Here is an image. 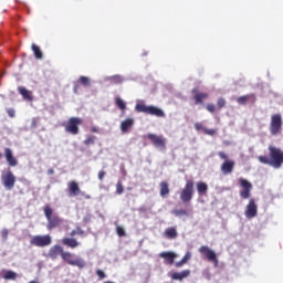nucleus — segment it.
Wrapping results in <instances>:
<instances>
[{
    "mask_svg": "<svg viewBox=\"0 0 283 283\" xmlns=\"http://www.w3.org/2000/svg\"><path fill=\"white\" fill-rule=\"evenodd\" d=\"M218 156L221 158V160H227L229 157L224 154V151H219Z\"/></svg>",
    "mask_w": 283,
    "mask_h": 283,
    "instance_id": "obj_48",
    "label": "nucleus"
},
{
    "mask_svg": "<svg viewBox=\"0 0 283 283\" xmlns=\"http://www.w3.org/2000/svg\"><path fill=\"white\" fill-rule=\"evenodd\" d=\"M105 176H107V172L105 170H99L97 174L98 180H104Z\"/></svg>",
    "mask_w": 283,
    "mask_h": 283,
    "instance_id": "obj_43",
    "label": "nucleus"
},
{
    "mask_svg": "<svg viewBox=\"0 0 283 283\" xmlns=\"http://www.w3.org/2000/svg\"><path fill=\"white\" fill-rule=\"evenodd\" d=\"M132 127H134V118L127 117L125 120L120 123L122 134H127V132H129Z\"/></svg>",
    "mask_w": 283,
    "mask_h": 283,
    "instance_id": "obj_20",
    "label": "nucleus"
},
{
    "mask_svg": "<svg viewBox=\"0 0 283 283\" xmlns=\"http://www.w3.org/2000/svg\"><path fill=\"white\" fill-rule=\"evenodd\" d=\"M62 260L63 262H66V264H70V266H77V269H85L87 264L85 260L81 258L74 259V253L66 251L62 254Z\"/></svg>",
    "mask_w": 283,
    "mask_h": 283,
    "instance_id": "obj_6",
    "label": "nucleus"
},
{
    "mask_svg": "<svg viewBox=\"0 0 283 283\" xmlns=\"http://www.w3.org/2000/svg\"><path fill=\"white\" fill-rule=\"evenodd\" d=\"M62 244L69 249H76L81 247V243L77 242L76 239L70 237L62 239Z\"/></svg>",
    "mask_w": 283,
    "mask_h": 283,
    "instance_id": "obj_21",
    "label": "nucleus"
},
{
    "mask_svg": "<svg viewBox=\"0 0 283 283\" xmlns=\"http://www.w3.org/2000/svg\"><path fill=\"white\" fill-rule=\"evenodd\" d=\"M96 143V136L94 135H86V138L83 142V145L90 147V145H94Z\"/></svg>",
    "mask_w": 283,
    "mask_h": 283,
    "instance_id": "obj_32",
    "label": "nucleus"
},
{
    "mask_svg": "<svg viewBox=\"0 0 283 283\" xmlns=\"http://www.w3.org/2000/svg\"><path fill=\"white\" fill-rule=\"evenodd\" d=\"M83 125V118L81 117H70L66 123L63 124V127L66 134H71L72 136L78 135L80 128L78 126Z\"/></svg>",
    "mask_w": 283,
    "mask_h": 283,
    "instance_id": "obj_4",
    "label": "nucleus"
},
{
    "mask_svg": "<svg viewBox=\"0 0 283 283\" xmlns=\"http://www.w3.org/2000/svg\"><path fill=\"white\" fill-rule=\"evenodd\" d=\"M206 109H207V112H210V114H213L216 112V105L207 104Z\"/></svg>",
    "mask_w": 283,
    "mask_h": 283,
    "instance_id": "obj_42",
    "label": "nucleus"
},
{
    "mask_svg": "<svg viewBox=\"0 0 283 283\" xmlns=\"http://www.w3.org/2000/svg\"><path fill=\"white\" fill-rule=\"evenodd\" d=\"M125 191V188L123 187V182L118 181L116 184V193L118 196L123 195V192Z\"/></svg>",
    "mask_w": 283,
    "mask_h": 283,
    "instance_id": "obj_39",
    "label": "nucleus"
},
{
    "mask_svg": "<svg viewBox=\"0 0 283 283\" xmlns=\"http://www.w3.org/2000/svg\"><path fill=\"white\" fill-rule=\"evenodd\" d=\"M96 275L99 280H105V272L103 270H96Z\"/></svg>",
    "mask_w": 283,
    "mask_h": 283,
    "instance_id": "obj_44",
    "label": "nucleus"
},
{
    "mask_svg": "<svg viewBox=\"0 0 283 283\" xmlns=\"http://www.w3.org/2000/svg\"><path fill=\"white\" fill-rule=\"evenodd\" d=\"M189 260H191V252H187L179 262L175 263V266L177 269H180V266H185V264H187V262H189Z\"/></svg>",
    "mask_w": 283,
    "mask_h": 283,
    "instance_id": "obj_29",
    "label": "nucleus"
},
{
    "mask_svg": "<svg viewBox=\"0 0 283 283\" xmlns=\"http://www.w3.org/2000/svg\"><path fill=\"white\" fill-rule=\"evenodd\" d=\"M43 211L48 220L46 229L49 231H52V229H56V227H61V224H63V220L61 219V217H59V214H53L54 210L52 209V207H50V205H46Z\"/></svg>",
    "mask_w": 283,
    "mask_h": 283,
    "instance_id": "obj_2",
    "label": "nucleus"
},
{
    "mask_svg": "<svg viewBox=\"0 0 283 283\" xmlns=\"http://www.w3.org/2000/svg\"><path fill=\"white\" fill-rule=\"evenodd\" d=\"M164 235L167 240H176V238H178V231L175 227H170L165 230Z\"/></svg>",
    "mask_w": 283,
    "mask_h": 283,
    "instance_id": "obj_24",
    "label": "nucleus"
},
{
    "mask_svg": "<svg viewBox=\"0 0 283 283\" xmlns=\"http://www.w3.org/2000/svg\"><path fill=\"white\" fill-rule=\"evenodd\" d=\"M3 158V153H0V159Z\"/></svg>",
    "mask_w": 283,
    "mask_h": 283,
    "instance_id": "obj_54",
    "label": "nucleus"
},
{
    "mask_svg": "<svg viewBox=\"0 0 283 283\" xmlns=\"http://www.w3.org/2000/svg\"><path fill=\"white\" fill-rule=\"evenodd\" d=\"M147 138L148 140H150L154 147H156V149H161V150L167 149V139H165V137L149 133L147 135Z\"/></svg>",
    "mask_w": 283,
    "mask_h": 283,
    "instance_id": "obj_10",
    "label": "nucleus"
},
{
    "mask_svg": "<svg viewBox=\"0 0 283 283\" xmlns=\"http://www.w3.org/2000/svg\"><path fill=\"white\" fill-rule=\"evenodd\" d=\"M268 149L270 151V158L268 156H259V163H261V165H269L270 167H274V169H280V167L283 165L282 149L275 146H269Z\"/></svg>",
    "mask_w": 283,
    "mask_h": 283,
    "instance_id": "obj_1",
    "label": "nucleus"
},
{
    "mask_svg": "<svg viewBox=\"0 0 283 283\" xmlns=\"http://www.w3.org/2000/svg\"><path fill=\"white\" fill-rule=\"evenodd\" d=\"M115 105L118 107V109H122V111L127 109V105L120 97H116Z\"/></svg>",
    "mask_w": 283,
    "mask_h": 283,
    "instance_id": "obj_35",
    "label": "nucleus"
},
{
    "mask_svg": "<svg viewBox=\"0 0 283 283\" xmlns=\"http://www.w3.org/2000/svg\"><path fill=\"white\" fill-rule=\"evenodd\" d=\"M91 132H92V134H98V132H101V129H98V127H96V126H93V127H91Z\"/></svg>",
    "mask_w": 283,
    "mask_h": 283,
    "instance_id": "obj_49",
    "label": "nucleus"
},
{
    "mask_svg": "<svg viewBox=\"0 0 283 283\" xmlns=\"http://www.w3.org/2000/svg\"><path fill=\"white\" fill-rule=\"evenodd\" d=\"M1 181L3 187L8 190L11 191V189H14V185L17 182V177L12 172V170H8L6 174L1 175Z\"/></svg>",
    "mask_w": 283,
    "mask_h": 283,
    "instance_id": "obj_9",
    "label": "nucleus"
},
{
    "mask_svg": "<svg viewBox=\"0 0 283 283\" xmlns=\"http://www.w3.org/2000/svg\"><path fill=\"white\" fill-rule=\"evenodd\" d=\"M64 253H65V250H63V247L55 244L50 249L49 256L51 258V260H56V258H59V255H61V258H63Z\"/></svg>",
    "mask_w": 283,
    "mask_h": 283,
    "instance_id": "obj_17",
    "label": "nucleus"
},
{
    "mask_svg": "<svg viewBox=\"0 0 283 283\" xmlns=\"http://www.w3.org/2000/svg\"><path fill=\"white\" fill-rule=\"evenodd\" d=\"M31 50H32L35 59H38V60L43 59V52L41 51V49L36 44H32Z\"/></svg>",
    "mask_w": 283,
    "mask_h": 283,
    "instance_id": "obj_30",
    "label": "nucleus"
},
{
    "mask_svg": "<svg viewBox=\"0 0 283 283\" xmlns=\"http://www.w3.org/2000/svg\"><path fill=\"white\" fill-rule=\"evenodd\" d=\"M70 235L71 238H74V235H77L76 228L71 231Z\"/></svg>",
    "mask_w": 283,
    "mask_h": 283,
    "instance_id": "obj_50",
    "label": "nucleus"
},
{
    "mask_svg": "<svg viewBox=\"0 0 283 283\" xmlns=\"http://www.w3.org/2000/svg\"><path fill=\"white\" fill-rule=\"evenodd\" d=\"M73 91H74L75 94H78V85H75Z\"/></svg>",
    "mask_w": 283,
    "mask_h": 283,
    "instance_id": "obj_51",
    "label": "nucleus"
},
{
    "mask_svg": "<svg viewBox=\"0 0 283 283\" xmlns=\"http://www.w3.org/2000/svg\"><path fill=\"white\" fill-rule=\"evenodd\" d=\"M195 129H197V132H203V134H206L207 136L216 135V129H208L205 126H202V124L200 123L195 124Z\"/></svg>",
    "mask_w": 283,
    "mask_h": 283,
    "instance_id": "obj_26",
    "label": "nucleus"
},
{
    "mask_svg": "<svg viewBox=\"0 0 283 283\" xmlns=\"http://www.w3.org/2000/svg\"><path fill=\"white\" fill-rule=\"evenodd\" d=\"M159 195L161 196V198H167V195L169 193V184L167 181H161L159 184Z\"/></svg>",
    "mask_w": 283,
    "mask_h": 283,
    "instance_id": "obj_28",
    "label": "nucleus"
},
{
    "mask_svg": "<svg viewBox=\"0 0 283 283\" xmlns=\"http://www.w3.org/2000/svg\"><path fill=\"white\" fill-rule=\"evenodd\" d=\"M197 191L199 196H207V191H209V186L205 181L197 182Z\"/></svg>",
    "mask_w": 283,
    "mask_h": 283,
    "instance_id": "obj_27",
    "label": "nucleus"
},
{
    "mask_svg": "<svg viewBox=\"0 0 283 283\" xmlns=\"http://www.w3.org/2000/svg\"><path fill=\"white\" fill-rule=\"evenodd\" d=\"M41 119L39 118V117H33L32 119H31V129H36V127H39V122H40Z\"/></svg>",
    "mask_w": 283,
    "mask_h": 283,
    "instance_id": "obj_40",
    "label": "nucleus"
},
{
    "mask_svg": "<svg viewBox=\"0 0 283 283\" xmlns=\"http://www.w3.org/2000/svg\"><path fill=\"white\" fill-rule=\"evenodd\" d=\"M270 134L271 136H280L282 134V115L274 114L270 119Z\"/></svg>",
    "mask_w": 283,
    "mask_h": 283,
    "instance_id": "obj_7",
    "label": "nucleus"
},
{
    "mask_svg": "<svg viewBox=\"0 0 283 283\" xmlns=\"http://www.w3.org/2000/svg\"><path fill=\"white\" fill-rule=\"evenodd\" d=\"M4 158L9 167H17V165H19V160H17L15 156L12 154V149L10 148H4Z\"/></svg>",
    "mask_w": 283,
    "mask_h": 283,
    "instance_id": "obj_16",
    "label": "nucleus"
},
{
    "mask_svg": "<svg viewBox=\"0 0 283 283\" xmlns=\"http://www.w3.org/2000/svg\"><path fill=\"white\" fill-rule=\"evenodd\" d=\"M111 85H120L123 83V76L120 75H113L108 78Z\"/></svg>",
    "mask_w": 283,
    "mask_h": 283,
    "instance_id": "obj_31",
    "label": "nucleus"
},
{
    "mask_svg": "<svg viewBox=\"0 0 283 283\" xmlns=\"http://www.w3.org/2000/svg\"><path fill=\"white\" fill-rule=\"evenodd\" d=\"M193 185V180L189 179L186 181L184 189L180 191L179 198L185 205L193 200V193H196Z\"/></svg>",
    "mask_w": 283,
    "mask_h": 283,
    "instance_id": "obj_5",
    "label": "nucleus"
},
{
    "mask_svg": "<svg viewBox=\"0 0 283 283\" xmlns=\"http://www.w3.org/2000/svg\"><path fill=\"white\" fill-rule=\"evenodd\" d=\"M8 234H9L8 229H3V230L1 231L2 240H3L4 242H6V240H8Z\"/></svg>",
    "mask_w": 283,
    "mask_h": 283,
    "instance_id": "obj_45",
    "label": "nucleus"
},
{
    "mask_svg": "<svg viewBox=\"0 0 283 283\" xmlns=\"http://www.w3.org/2000/svg\"><path fill=\"white\" fill-rule=\"evenodd\" d=\"M255 101H258V98L255 97V94L251 93V94H247L243 96H240L237 98V103L239 105H244L245 103H252V105L255 103Z\"/></svg>",
    "mask_w": 283,
    "mask_h": 283,
    "instance_id": "obj_18",
    "label": "nucleus"
},
{
    "mask_svg": "<svg viewBox=\"0 0 283 283\" xmlns=\"http://www.w3.org/2000/svg\"><path fill=\"white\" fill-rule=\"evenodd\" d=\"M188 275H191V271L189 270H184L181 272H174L170 274L171 280H177L179 282H182V280H185V277H187Z\"/></svg>",
    "mask_w": 283,
    "mask_h": 283,
    "instance_id": "obj_22",
    "label": "nucleus"
},
{
    "mask_svg": "<svg viewBox=\"0 0 283 283\" xmlns=\"http://www.w3.org/2000/svg\"><path fill=\"white\" fill-rule=\"evenodd\" d=\"M67 190L71 198L74 196H85V192L81 191V187H78V182L74 180L67 184Z\"/></svg>",
    "mask_w": 283,
    "mask_h": 283,
    "instance_id": "obj_15",
    "label": "nucleus"
},
{
    "mask_svg": "<svg viewBox=\"0 0 283 283\" xmlns=\"http://www.w3.org/2000/svg\"><path fill=\"white\" fill-rule=\"evenodd\" d=\"M159 258H164V260H166L165 263L171 265V264H174L177 255L174 252H161L159 254Z\"/></svg>",
    "mask_w": 283,
    "mask_h": 283,
    "instance_id": "obj_23",
    "label": "nucleus"
},
{
    "mask_svg": "<svg viewBox=\"0 0 283 283\" xmlns=\"http://www.w3.org/2000/svg\"><path fill=\"white\" fill-rule=\"evenodd\" d=\"M233 167H235V161L226 160V163L221 165V171L224 176H229V174L233 172Z\"/></svg>",
    "mask_w": 283,
    "mask_h": 283,
    "instance_id": "obj_19",
    "label": "nucleus"
},
{
    "mask_svg": "<svg viewBox=\"0 0 283 283\" xmlns=\"http://www.w3.org/2000/svg\"><path fill=\"white\" fill-rule=\"evenodd\" d=\"M18 274L17 272L12 271V270H8L4 274H3V280H17Z\"/></svg>",
    "mask_w": 283,
    "mask_h": 283,
    "instance_id": "obj_34",
    "label": "nucleus"
},
{
    "mask_svg": "<svg viewBox=\"0 0 283 283\" xmlns=\"http://www.w3.org/2000/svg\"><path fill=\"white\" fill-rule=\"evenodd\" d=\"M18 92H19L20 95H22L24 101H29V102L33 101L32 92L28 91V88H25L24 86H19Z\"/></svg>",
    "mask_w": 283,
    "mask_h": 283,
    "instance_id": "obj_25",
    "label": "nucleus"
},
{
    "mask_svg": "<svg viewBox=\"0 0 283 283\" xmlns=\"http://www.w3.org/2000/svg\"><path fill=\"white\" fill-rule=\"evenodd\" d=\"M172 216H176V218H182L184 216H189V211L185 209H175L172 210Z\"/></svg>",
    "mask_w": 283,
    "mask_h": 283,
    "instance_id": "obj_33",
    "label": "nucleus"
},
{
    "mask_svg": "<svg viewBox=\"0 0 283 283\" xmlns=\"http://www.w3.org/2000/svg\"><path fill=\"white\" fill-rule=\"evenodd\" d=\"M92 218H94V216H92V213H87V214L83 218L84 224H90V222H92Z\"/></svg>",
    "mask_w": 283,
    "mask_h": 283,
    "instance_id": "obj_41",
    "label": "nucleus"
},
{
    "mask_svg": "<svg viewBox=\"0 0 283 283\" xmlns=\"http://www.w3.org/2000/svg\"><path fill=\"white\" fill-rule=\"evenodd\" d=\"M7 114H8V116H10V118H14V114H15L14 108H9L7 111Z\"/></svg>",
    "mask_w": 283,
    "mask_h": 283,
    "instance_id": "obj_46",
    "label": "nucleus"
},
{
    "mask_svg": "<svg viewBox=\"0 0 283 283\" xmlns=\"http://www.w3.org/2000/svg\"><path fill=\"white\" fill-rule=\"evenodd\" d=\"M30 244L31 247H38L40 249H43L45 247H50V244H52V237L50 234H38L34 235L31 240H30Z\"/></svg>",
    "mask_w": 283,
    "mask_h": 283,
    "instance_id": "obj_8",
    "label": "nucleus"
},
{
    "mask_svg": "<svg viewBox=\"0 0 283 283\" xmlns=\"http://www.w3.org/2000/svg\"><path fill=\"white\" fill-rule=\"evenodd\" d=\"M244 216L249 220H251V218H255V216H258V205L255 203V199L249 200V203L245 207Z\"/></svg>",
    "mask_w": 283,
    "mask_h": 283,
    "instance_id": "obj_13",
    "label": "nucleus"
},
{
    "mask_svg": "<svg viewBox=\"0 0 283 283\" xmlns=\"http://www.w3.org/2000/svg\"><path fill=\"white\" fill-rule=\"evenodd\" d=\"M227 101L223 97L218 98L217 101V107L218 109H222V107H226Z\"/></svg>",
    "mask_w": 283,
    "mask_h": 283,
    "instance_id": "obj_38",
    "label": "nucleus"
},
{
    "mask_svg": "<svg viewBox=\"0 0 283 283\" xmlns=\"http://www.w3.org/2000/svg\"><path fill=\"white\" fill-rule=\"evenodd\" d=\"M48 174H49V176H52V174H54V169H52V168L49 169V170H48Z\"/></svg>",
    "mask_w": 283,
    "mask_h": 283,
    "instance_id": "obj_52",
    "label": "nucleus"
},
{
    "mask_svg": "<svg viewBox=\"0 0 283 283\" xmlns=\"http://www.w3.org/2000/svg\"><path fill=\"white\" fill-rule=\"evenodd\" d=\"M199 253L205 255L209 262H212L214 266H218V255L216 252L207 245H202L199 248Z\"/></svg>",
    "mask_w": 283,
    "mask_h": 283,
    "instance_id": "obj_12",
    "label": "nucleus"
},
{
    "mask_svg": "<svg viewBox=\"0 0 283 283\" xmlns=\"http://www.w3.org/2000/svg\"><path fill=\"white\" fill-rule=\"evenodd\" d=\"M86 200H90L92 198L90 195H85Z\"/></svg>",
    "mask_w": 283,
    "mask_h": 283,
    "instance_id": "obj_53",
    "label": "nucleus"
},
{
    "mask_svg": "<svg viewBox=\"0 0 283 283\" xmlns=\"http://www.w3.org/2000/svg\"><path fill=\"white\" fill-rule=\"evenodd\" d=\"M116 233L119 238H125V235H127V233L125 232V229L119 226L116 227Z\"/></svg>",
    "mask_w": 283,
    "mask_h": 283,
    "instance_id": "obj_37",
    "label": "nucleus"
},
{
    "mask_svg": "<svg viewBox=\"0 0 283 283\" xmlns=\"http://www.w3.org/2000/svg\"><path fill=\"white\" fill-rule=\"evenodd\" d=\"M135 111L139 114H148L149 116H157V118H165V112L156 106H147L145 103H137Z\"/></svg>",
    "mask_w": 283,
    "mask_h": 283,
    "instance_id": "obj_3",
    "label": "nucleus"
},
{
    "mask_svg": "<svg viewBox=\"0 0 283 283\" xmlns=\"http://www.w3.org/2000/svg\"><path fill=\"white\" fill-rule=\"evenodd\" d=\"M80 83H82L84 85V87H90V85H91L90 77L80 76Z\"/></svg>",
    "mask_w": 283,
    "mask_h": 283,
    "instance_id": "obj_36",
    "label": "nucleus"
},
{
    "mask_svg": "<svg viewBox=\"0 0 283 283\" xmlns=\"http://www.w3.org/2000/svg\"><path fill=\"white\" fill-rule=\"evenodd\" d=\"M77 235H85V230H82L81 227L75 228Z\"/></svg>",
    "mask_w": 283,
    "mask_h": 283,
    "instance_id": "obj_47",
    "label": "nucleus"
},
{
    "mask_svg": "<svg viewBox=\"0 0 283 283\" xmlns=\"http://www.w3.org/2000/svg\"><path fill=\"white\" fill-rule=\"evenodd\" d=\"M195 105H205V101L209 98V93L198 92V88H192Z\"/></svg>",
    "mask_w": 283,
    "mask_h": 283,
    "instance_id": "obj_14",
    "label": "nucleus"
},
{
    "mask_svg": "<svg viewBox=\"0 0 283 283\" xmlns=\"http://www.w3.org/2000/svg\"><path fill=\"white\" fill-rule=\"evenodd\" d=\"M239 185L242 187L240 197L243 200H249V198H251V190L253 189V185L244 178L239 179Z\"/></svg>",
    "mask_w": 283,
    "mask_h": 283,
    "instance_id": "obj_11",
    "label": "nucleus"
}]
</instances>
